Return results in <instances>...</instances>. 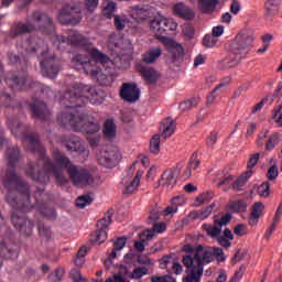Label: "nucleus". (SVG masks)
<instances>
[{"label": "nucleus", "mask_w": 282, "mask_h": 282, "mask_svg": "<svg viewBox=\"0 0 282 282\" xmlns=\"http://www.w3.org/2000/svg\"><path fill=\"white\" fill-rule=\"evenodd\" d=\"M199 104V98L193 97L180 104L181 111H188V109H193V107H197Z\"/></svg>", "instance_id": "ea45409f"}, {"label": "nucleus", "mask_w": 282, "mask_h": 282, "mask_svg": "<svg viewBox=\"0 0 282 282\" xmlns=\"http://www.w3.org/2000/svg\"><path fill=\"white\" fill-rule=\"evenodd\" d=\"M150 151L151 153H160V134H154L150 140Z\"/></svg>", "instance_id": "c03bdc74"}, {"label": "nucleus", "mask_w": 282, "mask_h": 282, "mask_svg": "<svg viewBox=\"0 0 282 282\" xmlns=\"http://www.w3.org/2000/svg\"><path fill=\"white\" fill-rule=\"evenodd\" d=\"M221 87H224V84L216 86L213 89V91L207 96V105H213L215 102V98H217V96H219L218 91L221 89Z\"/></svg>", "instance_id": "8fccbe9b"}, {"label": "nucleus", "mask_w": 282, "mask_h": 282, "mask_svg": "<svg viewBox=\"0 0 282 282\" xmlns=\"http://www.w3.org/2000/svg\"><path fill=\"white\" fill-rule=\"evenodd\" d=\"M270 131H268V129H264L262 131H260V133L258 134V140L256 141L257 147H259V149H262V147H264L265 151H274V149H276V145L279 144V142L282 141V135L279 132L272 133L270 134Z\"/></svg>", "instance_id": "9d476101"}, {"label": "nucleus", "mask_w": 282, "mask_h": 282, "mask_svg": "<svg viewBox=\"0 0 282 282\" xmlns=\"http://www.w3.org/2000/svg\"><path fill=\"white\" fill-rule=\"evenodd\" d=\"M231 220L232 215L230 213H227L224 216H221L220 219H215L214 221L217 223L220 226V228H224V226H228V224H230Z\"/></svg>", "instance_id": "864d4df0"}, {"label": "nucleus", "mask_w": 282, "mask_h": 282, "mask_svg": "<svg viewBox=\"0 0 282 282\" xmlns=\"http://www.w3.org/2000/svg\"><path fill=\"white\" fill-rule=\"evenodd\" d=\"M52 28V18L45 13L36 12L32 15L26 24L18 22L11 26V36H21V34H30L34 30H43Z\"/></svg>", "instance_id": "423d86ee"}, {"label": "nucleus", "mask_w": 282, "mask_h": 282, "mask_svg": "<svg viewBox=\"0 0 282 282\" xmlns=\"http://www.w3.org/2000/svg\"><path fill=\"white\" fill-rule=\"evenodd\" d=\"M183 34L186 39H193V36H195V28L191 24H185L183 28Z\"/></svg>", "instance_id": "bf43d9fd"}, {"label": "nucleus", "mask_w": 282, "mask_h": 282, "mask_svg": "<svg viewBox=\"0 0 282 282\" xmlns=\"http://www.w3.org/2000/svg\"><path fill=\"white\" fill-rule=\"evenodd\" d=\"M212 253L217 261H226V257H224V250L221 248H214Z\"/></svg>", "instance_id": "774afa93"}, {"label": "nucleus", "mask_w": 282, "mask_h": 282, "mask_svg": "<svg viewBox=\"0 0 282 282\" xmlns=\"http://www.w3.org/2000/svg\"><path fill=\"white\" fill-rule=\"evenodd\" d=\"M116 122H113V119H107L104 124V138H106V140H112V138L116 137Z\"/></svg>", "instance_id": "cd10ccee"}, {"label": "nucleus", "mask_w": 282, "mask_h": 282, "mask_svg": "<svg viewBox=\"0 0 282 282\" xmlns=\"http://www.w3.org/2000/svg\"><path fill=\"white\" fill-rule=\"evenodd\" d=\"M203 228L207 232V235L213 239L221 235V225H218L215 220L214 225L204 224Z\"/></svg>", "instance_id": "7c9ffc66"}, {"label": "nucleus", "mask_w": 282, "mask_h": 282, "mask_svg": "<svg viewBox=\"0 0 282 282\" xmlns=\"http://www.w3.org/2000/svg\"><path fill=\"white\" fill-rule=\"evenodd\" d=\"M7 83L13 89L21 91L25 89V85H28V79H19V77H13V78L8 77Z\"/></svg>", "instance_id": "f704fd0d"}, {"label": "nucleus", "mask_w": 282, "mask_h": 282, "mask_svg": "<svg viewBox=\"0 0 282 282\" xmlns=\"http://www.w3.org/2000/svg\"><path fill=\"white\" fill-rule=\"evenodd\" d=\"M149 273V269L147 267H137L131 273V279L138 281V279H142V276Z\"/></svg>", "instance_id": "37998d69"}, {"label": "nucleus", "mask_w": 282, "mask_h": 282, "mask_svg": "<svg viewBox=\"0 0 282 282\" xmlns=\"http://www.w3.org/2000/svg\"><path fill=\"white\" fill-rule=\"evenodd\" d=\"M155 14V9L149 6H138L135 7V10L132 13L133 19H137L138 21H144L149 19V17H153Z\"/></svg>", "instance_id": "5701e85b"}, {"label": "nucleus", "mask_w": 282, "mask_h": 282, "mask_svg": "<svg viewBox=\"0 0 282 282\" xmlns=\"http://www.w3.org/2000/svg\"><path fill=\"white\" fill-rule=\"evenodd\" d=\"M189 3H198V10L203 14H213L219 4V0H188Z\"/></svg>", "instance_id": "a211bd4d"}, {"label": "nucleus", "mask_w": 282, "mask_h": 282, "mask_svg": "<svg viewBox=\"0 0 282 282\" xmlns=\"http://www.w3.org/2000/svg\"><path fill=\"white\" fill-rule=\"evenodd\" d=\"M137 70L141 74L142 78L148 82L150 85L158 83V72L153 67H149L144 64H137Z\"/></svg>", "instance_id": "f3484780"}, {"label": "nucleus", "mask_w": 282, "mask_h": 282, "mask_svg": "<svg viewBox=\"0 0 282 282\" xmlns=\"http://www.w3.org/2000/svg\"><path fill=\"white\" fill-rule=\"evenodd\" d=\"M124 23V18L120 15H115V26L117 28V30L122 31L126 28Z\"/></svg>", "instance_id": "338daca9"}, {"label": "nucleus", "mask_w": 282, "mask_h": 282, "mask_svg": "<svg viewBox=\"0 0 282 282\" xmlns=\"http://www.w3.org/2000/svg\"><path fill=\"white\" fill-rule=\"evenodd\" d=\"M203 276L202 269H192L191 274L185 278V282H199Z\"/></svg>", "instance_id": "79ce46f5"}, {"label": "nucleus", "mask_w": 282, "mask_h": 282, "mask_svg": "<svg viewBox=\"0 0 282 282\" xmlns=\"http://www.w3.org/2000/svg\"><path fill=\"white\" fill-rule=\"evenodd\" d=\"M72 149L80 158H87L89 155V151L85 149V144H83V141L78 137L72 138Z\"/></svg>", "instance_id": "393cba45"}, {"label": "nucleus", "mask_w": 282, "mask_h": 282, "mask_svg": "<svg viewBox=\"0 0 282 282\" xmlns=\"http://www.w3.org/2000/svg\"><path fill=\"white\" fill-rule=\"evenodd\" d=\"M72 280L73 282H89L80 274V271L78 269H73L72 272Z\"/></svg>", "instance_id": "680f3d73"}, {"label": "nucleus", "mask_w": 282, "mask_h": 282, "mask_svg": "<svg viewBox=\"0 0 282 282\" xmlns=\"http://www.w3.org/2000/svg\"><path fill=\"white\" fill-rule=\"evenodd\" d=\"M88 252H89V249L85 246L78 249L76 258L74 260V263L75 265H77V268H83V265H85V257H87Z\"/></svg>", "instance_id": "c9c22d12"}, {"label": "nucleus", "mask_w": 282, "mask_h": 282, "mask_svg": "<svg viewBox=\"0 0 282 282\" xmlns=\"http://www.w3.org/2000/svg\"><path fill=\"white\" fill-rule=\"evenodd\" d=\"M59 102L61 105H64L66 109H69V106L72 105V91L67 90L64 95H61Z\"/></svg>", "instance_id": "de8ad7c7"}, {"label": "nucleus", "mask_w": 282, "mask_h": 282, "mask_svg": "<svg viewBox=\"0 0 282 282\" xmlns=\"http://www.w3.org/2000/svg\"><path fill=\"white\" fill-rule=\"evenodd\" d=\"M281 7V0H267L264 3V18L267 21H272L276 14H279V8Z\"/></svg>", "instance_id": "412c9836"}, {"label": "nucleus", "mask_w": 282, "mask_h": 282, "mask_svg": "<svg viewBox=\"0 0 282 282\" xmlns=\"http://www.w3.org/2000/svg\"><path fill=\"white\" fill-rule=\"evenodd\" d=\"M33 52L41 54V56H45V54H47V44L42 40L37 41L36 47L33 48Z\"/></svg>", "instance_id": "09e8293b"}, {"label": "nucleus", "mask_w": 282, "mask_h": 282, "mask_svg": "<svg viewBox=\"0 0 282 282\" xmlns=\"http://www.w3.org/2000/svg\"><path fill=\"white\" fill-rule=\"evenodd\" d=\"M32 118H40L41 120H45V118L50 117V110H47V106L43 101H35L31 106Z\"/></svg>", "instance_id": "4be33fe9"}, {"label": "nucleus", "mask_w": 282, "mask_h": 282, "mask_svg": "<svg viewBox=\"0 0 282 282\" xmlns=\"http://www.w3.org/2000/svg\"><path fill=\"white\" fill-rule=\"evenodd\" d=\"M175 260L171 256H164L163 258L160 259V268L161 270H166L169 265H173Z\"/></svg>", "instance_id": "5fc2aeb1"}, {"label": "nucleus", "mask_w": 282, "mask_h": 282, "mask_svg": "<svg viewBox=\"0 0 282 282\" xmlns=\"http://www.w3.org/2000/svg\"><path fill=\"white\" fill-rule=\"evenodd\" d=\"M26 142L29 151L31 153H39L40 158H42L45 173H47L48 175H55L59 184H65V182H67V178L63 176V169H67V173L69 177H72L69 159L65 158V155L61 153V151L55 150L53 152V158L56 162V165H54L50 159L45 158V148H43V145H41V142H39L37 135H30L29 138H26Z\"/></svg>", "instance_id": "f03ea898"}, {"label": "nucleus", "mask_w": 282, "mask_h": 282, "mask_svg": "<svg viewBox=\"0 0 282 282\" xmlns=\"http://www.w3.org/2000/svg\"><path fill=\"white\" fill-rule=\"evenodd\" d=\"M72 45H76V47H86L89 50V40L84 37L78 31H72Z\"/></svg>", "instance_id": "a878e982"}, {"label": "nucleus", "mask_w": 282, "mask_h": 282, "mask_svg": "<svg viewBox=\"0 0 282 282\" xmlns=\"http://www.w3.org/2000/svg\"><path fill=\"white\" fill-rule=\"evenodd\" d=\"M102 14L106 19H113L116 17V2H108L102 10Z\"/></svg>", "instance_id": "a19ab883"}, {"label": "nucleus", "mask_w": 282, "mask_h": 282, "mask_svg": "<svg viewBox=\"0 0 282 282\" xmlns=\"http://www.w3.org/2000/svg\"><path fill=\"white\" fill-rule=\"evenodd\" d=\"M260 155V153L252 154L247 163V169H254V166H257V162H259Z\"/></svg>", "instance_id": "0e129e2a"}, {"label": "nucleus", "mask_w": 282, "mask_h": 282, "mask_svg": "<svg viewBox=\"0 0 282 282\" xmlns=\"http://www.w3.org/2000/svg\"><path fill=\"white\" fill-rule=\"evenodd\" d=\"M150 28L152 32H155L158 39L160 36H164L162 34H166V32H175L177 30V24L173 19L164 18L162 15L154 17V19L150 23Z\"/></svg>", "instance_id": "6e6552de"}, {"label": "nucleus", "mask_w": 282, "mask_h": 282, "mask_svg": "<svg viewBox=\"0 0 282 282\" xmlns=\"http://www.w3.org/2000/svg\"><path fill=\"white\" fill-rule=\"evenodd\" d=\"M217 37L207 34L203 39V45L205 47H215V45H217Z\"/></svg>", "instance_id": "6e6d98bb"}, {"label": "nucleus", "mask_w": 282, "mask_h": 282, "mask_svg": "<svg viewBox=\"0 0 282 282\" xmlns=\"http://www.w3.org/2000/svg\"><path fill=\"white\" fill-rule=\"evenodd\" d=\"M90 55L96 62V66L87 70L97 83L104 87H109L113 84V62L107 54L100 52L98 48H90Z\"/></svg>", "instance_id": "20e7f679"}, {"label": "nucleus", "mask_w": 282, "mask_h": 282, "mask_svg": "<svg viewBox=\"0 0 282 282\" xmlns=\"http://www.w3.org/2000/svg\"><path fill=\"white\" fill-rule=\"evenodd\" d=\"M166 231V224L165 223H155L152 227V230H149L148 232H141V237H145L147 241H151L153 239L154 234L153 232H165Z\"/></svg>", "instance_id": "c756f323"}, {"label": "nucleus", "mask_w": 282, "mask_h": 282, "mask_svg": "<svg viewBox=\"0 0 282 282\" xmlns=\"http://www.w3.org/2000/svg\"><path fill=\"white\" fill-rule=\"evenodd\" d=\"M213 197H215V194L213 192H205L196 197V202H198L199 204H206L207 202H210Z\"/></svg>", "instance_id": "603ef678"}, {"label": "nucleus", "mask_w": 282, "mask_h": 282, "mask_svg": "<svg viewBox=\"0 0 282 282\" xmlns=\"http://www.w3.org/2000/svg\"><path fill=\"white\" fill-rule=\"evenodd\" d=\"M258 195L260 197H270V182H263L258 186Z\"/></svg>", "instance_id": "49530a36"}, {"label": "nucleus", "mask_w": 282, "mask_h": 282, "mask_svg": "<svg viewBox=\"0 0 282 282\" xmlns=\"http://www.w3.org/2000/svg\"><path fill=\"white\" fill-rule=\"evenodd\" d=\"M182 169H184V163H178L175 169L171 167L165 170L161 175V180H159V186L173 188V186L177 184V178L175 177L182 173Z\"/></svg>", "instance_id": "9b49d317"}, {"label": "nucleus", "mask_w": 282, "mask_h": 282, "mask_svg": "<svg viewBox=\"0 0 282 282\" xmlns=\"http://www.w3.org/2000/svg\"><path fill=\"white\" fill-rule=\"evenodd\" d=\"M217 132L212 131L210 134L207 137L206 145L209 147V149L214 148L217 143Z\"/></svg>", "instance_id": "052dcab7"}, {"label": "nucleus", "mask_w": 282, "mask_h": 282, "mask_svg": "<svg viewBox=\"0 0 282 282\" xmlns=\"http://www.w3.org/2000/svg\"><path fill=\"white\" fill-rule=\"evenodd\" d=\"M118 160H120V152H118V150L101 152L98 158L99 164H101V166H105L106 169H113Z\"/></svg>", "instance_id": "2eb2a0df"}, {"label": "nucleus", "mask_w": 282, "mask_h": 282, "mask_svg": "<svg viewBox=\"0 0 282 282\" xmlns=\"http://www.w3.org/2000/svg\"><path fill=\"white\" fill-rule=\"evenodd\" d=\"M144 175V172L138 171L134 178L130 182L129 185L126 186L124 193L127 195H131V193H134L138 187L140 186V178Z\"/></svg>", "instance_id": "2f4dec72"}, {"label": "nucleus", "mask_w": 282, "mask_h": 282, "mask_svg": "<svg viewBox=\"0 0 282 282\" xmlns=\"http://www.w3.org/2000/svg\"><path fill=\"white\" fill-rule=\"evenodd\" d=\"M214 208H215V203H213L212 205L207 206L204 209L194 212V219H202V220L208 219V217L213 215Z\"/></svg>", "instance_id": "e433bc0d"}, {"label": "nucleus", "mask_w": 282, "mask_h": 282, "mask_svg": "<svg viewBox=\"0 0 282 282\" xmlns=\"http://www.w3.org/2000/svg\"><path fill=\"white\" fill-rule=\"evenodd\" d=\"M173 12L175 17L180 19H185L186 21H193L195 19V11L188 6H185L184 2H178L173 7Z\"/></svg>", "instance_id": "dca6fc26"}, {"label": "nucleus", "mask_w": 282, "mask_h": 282, "mask_svg": "<svg viewBox=\"0 0 282 282\" xmlns=\"http://www.w3.org/2000/svg\"><path fill=\"white\" fill-rule=\"evenodd\" d=\"M11 221H12L14 228H17L18 230H23L28 220H25L24 217H19L17 215H12Z\"/></svg>", "instance_id": "a18cd8bd"}, {"label": "nucleus", "mask_w": 282, "mask_h": 282, "mask_svg": "<svg viewBox=\"0 0 282 282\" xmlns=\"http://www.w3.org/2000/svg\"><path fill=\"white\" fill-rule=\"evenodd\" d=\"M206 250H204V247L202 245H198L196 249H194V254H185L183 257V264L185 268L192 270H203L202 268V254H204Z\"/></svg>", "instance_id": "f8f14e48"}, {"label": "nucleus", "mask_w": 282, "mask_h": 282, "mask_svg": "<svg viewBox=\"0 0 282 282\" xmlns=\"http://www.w3.org/2000/svg\"><path fill=\"white\" fill-rule=\"evenodd\" d=\"M254 37L248 32H240L236 35L235 40L230 44L229 54L225 57L220 65L223 69H230L241 63L242 58H246L250 54Z\"/></svg>", "instance_id": "7ed1b4c3"}, {"label": "nucleus", "mask_w": 282, "mask_h": 282, "mask_svg": "<svg viewBox=\"0 0 282 282\" xmlns=\"http://www.w3.org/2000/svg\"><path fill=\"white\" fill-rule=\"evenodd\" d=\"M127 246V238L126 237H120L118 238L115 243H113V249L115 250H122Z\"/></svg>", "instance_id": "69168bd1"}, {"label": "nucleus", "mask_w": 282, "mask_h": 282, "mask_svg": "<svg viewBox=\"0 0 282 282\" xmlns=\"http://www.w3.org/2000/svg\"><path fill=\"white\" fill-rule=\"evenodd\" d=\"M113 209H109L107 215L97 221V230L91 234L93 243H105L107 241V228L111 224Z\"/></svg>", "instance_id": "1a4fd4ad"}, {"label": "nucleus", "mask_w": 282, "mask_h": 282, "mask_svg": "<svg viewBox=\"0 0 282 282\" xmlns=\"http://www.w3.org/2000/svg\"><path fill=\"white\" fill-rule=\"evenodd\" d=\"M42 73L44 76L48 78H55L58 74V64L54 58L44 59L41 62Z\"/></svg>", "instance_id": "6ab92c4d"}, {"label": "nucleus", "mask_w": 282, "mask_h": 282, "mask_svg": "<svg viewBox=\"0 0 282 282\" xmlns=\"http://www.w3.org/2000/svg\"><path fill=\"white\" fill-rule=\"evenodd\" d=\"M120 96L126 102H137L140 100V88L135 84L126 83L121 87Z\"/></svg>", "instance_id": "ddd939ff"}, {"label": "nucleus", "mask_w": 282, "mask_h": 282, "mask_svg": "<svg viewBox=\"0 0 282 282\" xmlns=\"http://www.w3.org/2000/svg\"><path fill=\"white\" fill-rule=\"evenodd\" d=\"M34 169H36V165H29L26 167V175L32 180H41V174H39V172H34Z\"/></svg>", "instance_id": "e2e57ef3"}, {"label": "nucleus", "mask_w": 282, "mask_h": 282, "mask_svg": "<svg viewBox=\"0 0 282 282\" xmlns=\"http://www.w3.org/2000/svg\"><path fill=\"white\" fill-rule=\"evenodd\" d=\"M263 210H265L263 203L257 202L252 205L249 216V226H257L259 224V219L263 217Z\"/></svg>", "instance_id": "aec40b11"}, {"label": "nucleus", "mask_w": 282, "mask_h": 282, "mask_svg": "<svg viewBox=\"0 0 282 282\" xmlns=\"http://www.w3.org/2000/svg\"><path fill=\"white\" fill-rule=\"evenodd\" d=\"M72 183L77 188H86V186H96V177L85 167L72 165Z\"/></svg>", "instance_id": "0eeeda50"}, {"label": "nucleus", "mask_w": 282, "mask_h": 282, "mask_svg": "<svg viewBox=\"0 0 282 282\" xmlns=\"http://www.w3.org/2000/svg\"><path fill=\"white\" fill-rule=\"evenodd\" d=\"M250 177H252V171L248 170L240 177H238L230 185V187L232 188V191H243V186H246V183L248 182V180H250Z\"/></svg>", "instance_id": "bb28decb"}, {"label": "nucleus", "mask_w": 282, "mask_h": 282, "mask_svg": "<svg viewBox=\"0 0 282 282\" xmlns=\"http://www.w3.org/2000/svg\"><path fill=\"white\" fill-rule=\"evenodd\" d=\"M58 21L62 25H67L72 23V6L67 4L62 11L58 13Z\"/></svg>", "instance_id": "473e14b6"}, {"label": "nucleus", "mask_w": 282, "mask_h": 282, "mask_svg": "<svg viewBox=\"0 0 282 282\" xmlns=\"http://www.w3.org/2000/svg\"><path fill=\"white\" fill-rule=\"evenodd\" d=\"M73 17H72V25H77V23H80L83 19V14L80 13V9H76L73 7Z\"/></svg>", "instance_id": "13d9d810"}, {"label": "nucleus", "mask_w": 282, "mask_h": 282, "mask_svg": "<svg viewBox=\"0 0 282 282\" xmlns=\"http://www.w3.org/2000/svg\"><path fill=\"white\" fill-rule=\"evenodd\" d=\"M94 203V198L89 195V194H84L80 195L77 199H76V206L77 208H85L86 206H91V204Z\"/></svg>", "instance_id": "4c0bfd02"}, {"label": "nucleus", "mask_w": 282, "mask_h": 282, "mask_svg": "<svg viewBox=\"0 0 282 282\" xmlns=\"http://www.w3.org/2000/svg\"><path fill=\"white\" fill-rule=\"evenodd\" d=\"M229 208L234 213H246L248 210V203L243 199H236L229 203Z\"/></svg>", "instance_id": "72a5a7b5"}, {"label": "nucleus", "mask_w": 282, "mask_h": 282, "mask_svg": "<svg viewBox=\"0 0 282 282\" xmlns=\"http://www.w3.org/2000/svg\"><path fill=\"white\" fill-rule=\"evenodd\" d=\"M4 188H8L9 192L7 193L6 200L11 206H17V198L14 197V191H18L23 197L25 198L26 203L24 206L30 204V187L25 182H23L12 170H9L4 181Z\"/></svg>", "instance_id": "39448f33"}, {"label": "nucleus", "mask_w": 282, "mask_h": 282, "mask_svg": "<svg viewBox=\"0 0 282 282\" xmlns=\"http://www.w3.org/2000/svg\"><path fill=\"white\" fill-rule=\"evenodd\" d=\"M98 94L91 86L73 84L72 88V129L83 133H98L100 124L94 121V117L86 115L85 105L91 102L97 105Z\"/></svg>", "instance_id": "f257e3e1"}, {"label": "nucleus", "mask_w": 282, "mask_h": 282, "mask_svg": "<svg viewBox=\"0 0 282 282\" xmlns=\"http://www.w3.org/2000/svg\"><path fill=\"white\" fill-rule=\"evenodd\" d=\"M162 56V48L154 47L148 50L145 53L142 54V61L143 63H147V65H151L156 62L158 58Z\"/></svg>", "instance_id": "b1692460"}, {"label": "nucleus", "mask_w": 282, "mask_h": 282, "mask_svg": "<svg viewBox=\"0 0 282 282\" xmlns=\"http://www.w3.org/2000/svg\"><path fill=\"white\" fill-rule=\"evenodd\" d=\"M7 155H8L9 165L11 167H13L14 164H17V162H19V148L13 147V148L9 149L7 152Z\"/></svg>", "instance_id": "58836bf2"}, {"label": "nucleus", "mask_w": 282, "mask_h": 282, "mask_svg": "<svg viewBox=\"0 0 282 282\" xmlns=\"http://www.w3.org/2000/svg\"><path fill=\"white\" fill-rule=\"evenodd\" d=\"M160 131L164 138H171L175 133V122L171 119H165L160 127Z\"/></svg>", "instance_id": "c85d7f7f"}, {"label": "nucleus", "mask_w": 282, "mask_h": 282, "mask_svg": "<svg viewBox=\"0 0 282 282\" xmlns=\"http://www.w3.org/2000/svg\"><path fill=\"white\" fill-rule=\"evenodd\" d=\"M267 177L271 182H273V180H276V177H279V167H276V165L270 166L267 172Z\"/></svg>", "instance_id": "4d7b16f0"}, {"label": "nucleus", "mask_w": 282, "mask_h": 282, "mask_svg": "<svg viewBox=\"0 0 282 282\" xmlns=\"http://www.w3.org/2000/svg\"><path fill=\"white\" fill-rule=\"evenodd\" d=\"M215 260L213 251L212 250H205L202 253V268L204 269V263H213Z\"/></svg>", "instance_id": "3c124183"}, {"label": "nucleus", "mask_w": 282, "mask_h": 282, "mask_svg": "<svg viewBox=\"0 0 282 282\" xmlns=\"http://www.w3.org/2000/svg\"><path fill=\"white\" fill-rule=\"evenodd\" d=\"M159 41L165 45V47L172 54L173 58H184V47H182L173 39L159 35Z\"/></svg>", "instance_id": "4468645a"}]
</instances>
